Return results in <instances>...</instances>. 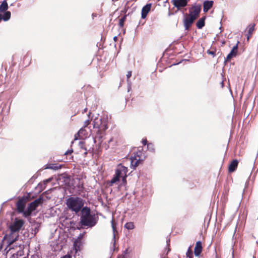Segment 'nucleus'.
<instances>
[{
	"label": "nucleus",
	"instance_id": "14",
	"mask_svg": "<svg viewBox=\"0 0 258 258\" xmlns=\"http://www.w3.org/2000/svg\"><path fill=\"white\" fill-rule=\"evenodd\" d=\"M80 211L81 212L82 214L80 220H84L86 221V217H88L91 214V209L90 208L88 207L83 206V207L82 208Z\"/></svg>",
	"mask_w": 258,
	"mask_h": 258
},
{
	"label": "nucleus",
	"instance_id": "11",
	"mask_svg": "<svg viewBox=\"0 0 258 258\" xmlns=\"http://www.w3.org/2000/svg\"><path fill=\"white\" fill-rule=\"evenodd\" d=\"M239 42H237V43L233 46L232 50L230 52V53L227 55V57L225 59V62L230 61L231 58L233 57L236 56L238 51V43Z\"/></svg>",
	"mask_w": 258,
	"mask_h": 258
},
{
	"label": "nucleus",
	"instance_id": "6",
	"mask_svg": "<svg viewBox=\"0 0 258 258\" xmlns=\"http://www.w3.org/2000/svg\"><path fill=\"white\" fill-rule=\"evenodd\" d=\"M98 218L95 214H91L89 216L86 217V221L84 220H81L80 223L82 225L92 227L96 225Z\"/></svg>",
	"mask_w": 258,
	"mask_h": 258
},
{
	"label": "nucleus",
	"instance_id": "34",
	"mask_svg": "<svg viewBox=\"0 0 258 258\" xmlns=\"http://www.w3.org/2000/svg\"><path fill=\"white\" fill-rule=\"evenodd\" d=\"M132 72L131 71H128L126 74L127 81L128 82V79L132 76Z\"/></svg>",
	"mask_w": 258,
	"mask_h": 258
},
{
	"label": "nucleus",
	"instance_id": "29",
	"mask_svg": "<svg viewBox=\"0 0 258 258\" xmlns=\"http://www.w3.org/2000/svg\"><path fill=\"white\" fill-rule=\"evenodd\" d=\"M126 16H124L122 18L119 19V26L120 27L122 28L124 26V23L125 21L126 20Z\"/></svg>",
	"mask_w": 258,
	"mask_h": 258
},
{
	"label": "nucleus",
	"instance_id": "22",
	"mask_svg": "<svg viewBox=\"0 0 258 258\" xmlns=\"http://www.w3.org/2000/svg\"><path fill=\"white\" fill-rule=\"evenodd\" d=\"M205 18L203 17L199 19L196 23L197 27L199 29H202L205 26Z\"/></svg>",
	"mask_w": 258,
	"mask_h": 258
},
{
	"label": "nucleus",
	"instance_id": "32",
	"mask_svg": "<svg viewBox=\"0 0 258 258\" xmlns=\"http://www.w3.org/2000/svg\"><path fill=\"white\" fill-rule=\"evenodd\" d=\"M90 122L91 121L89 119H87L84 122V124L83 127L85 128V127H87L88 125L90 123Z\"/></svg>",
	"mask_w": 258,
	"mask_h": 258
},
{
	"label": "nucleus",
	"instance_id": "2",
	"mask_svg": "<svg viewBox=\"0 0 258 258\" xmlns=\"http://www.w3.org/2000/svg\"><path fill=\"white\" fill-rule=\"evenodd\" d=\"M93 123L94 128H98L94 138L95 142H98L99 144H101L105 135V131L108 128L107 120L105 119L96 118L94 119Z\"/></svg>",
	"mask_w": 258,
	"mask_h": 258
},
{
	"label": "nucleus",
	"instance_id": "36",
	"mask_svg": "<svg viewBox=\"0 0 258 258\" xmlns=\"http://www.w3.org/2000/svg\"><path fill=\"white\" fill-rule=\"evenodd\" d=\"M73 151L72 149L68 150L65 153L64 155H71L73 153Z\"/></svg>",
	"mask_w": 258,
	"mask_h": 258
},
{
	"label": "nucleus",
	"instance_id": "1",
	"mask_svg": "<svg viewBox=\"0 0 258 258\" xmlns=\"http://www.w3.org/2000/svg\"><path fill=\"white\" fill-rule=\"evenodd\" d=\"M24 224V221L22 219L16 218L14 221L10 225L9 229L10 232L4 236V239L7 242L8 245L5 250L8 248L9 249L7 252L11 249L14 248V243L18 240L19 237V232Z\"/></svg>",
	"mask_w": 258,
	"mask_h": 258
},
{
	"label": "nucleus",
	"instance_id": "3",
	"mask_svg": "<svg viewBox=\"0 0 258 258\" xmlns=\"http://www.w3.org/2000/svg\"><path fill=\"white\" fill-rule=\"evenodd\" d=\"M66 204L70 210L77 214L83 207L85 200L78 197H72L67 200Z\"/></svg>",
	"mask_w": 258,
	"mask_h": 258
},
{
	"label": "nucleus",
	"instance_id": "30",
	"mask_svg": "<svg viewBox=\"0 0 258 258\" xmlns=\"http://www.w3.org/2000/svg\"><path fill=\"white\" fill-rule=\"evenodd\" d=\"M32 211L28 207L27 210L24 211L22 213H23V215L25 217H27L30 216L31 215Z\"/></svg>",
	"mask_w": 258,
	"mask_h": 258
},
{
	"label": "nucleus",
	"instance_id": "33",
	"mask_svg": "<svg viewBox=\"0 0 258 258\" xmlns=\"http://www.w3.org/2000/svg\"><path fill=\"white\" fill-rule=\"evenodd\" d=\"M207 53L209 54L213 55V57H214L216 55V51L208 50L207 51Z\"/></svg>",
	"mask_w": 258,
	"mask_h": 258
},
{
	"label": "nucleus",
	"instance_id": "25",
	"mask_svg": "<svg viewBox=\"0 0 258 258\" xmlns=\"http://www.w3.org/2000/svg\"><path fill=\"white\" fill-rule=\"evenodd\" d=\"M129 253L128 249L126 248L123 251L122 254L118 255L117 258H128Z\"/></svg>",
	"mask_w": 258,
	"mask_h": 258
},
{
	"label": "nucleus",
	"instance_id": "13",
	"mask_svg": "<svg viewBox=\"0 0 258 258\" xmlns=\"http://www.w3.org/2000/svg\"><path fill=\"white\" fill-rule=\"evenodd\" d=\"M88 136V133L86 130L82 127L78 132L75 134L74 137V140H77L78 139H83L86 138Z\"/></svg>",
	"mask_w": 258,
	"mask_h": 258
},
{
	"label": "nucleus",
	"instance_id": "23",
	"mask_svg": "<svg viewBox=\"0 0 258 258\" xmlns=\"http://www.w3.org/2000/svg\"><path fill=\"white\" fill-rule=\"evenodd\" d=\"M61 166L58 165L56 164H48L47 165V166L46 168L47 169H51L53 170H58L59 169H60Z\"/></svg>",
	"mask_w": 258,
	"mask_h": 258
},
{
	"label": "nucleus",
	"instance_id": "12",
	"mask_svg": "<svg viewBox=\"0 0 258 258\" xmlns=\"http://www.w3.org/2000/svg\"><path fill=\"white\" fill-rule=\"evenodd\" d=\"M26 203V199L24 197H23L20 199L16 203V207L18 210V211L19 213H22L24 212L25 209V205Z\"/></svg>",
	"mask_w": 258,
	"mask_h": 258
},
{
	"label": "nucleus",
	"instance_id": "28",
	"mask_svg": "<svg viewBox=\"0 0 258 258\" xmlns=\"http://www.w3.org/2000/svg\"><path fill=\"white\" fill-rule=\"evenodd\" d=\"M111 226H112V230H113V237L114 238L115 237V233L117 232V230H116V223H115V222L114 221V220L113 219L111 221Z\"/></svg>",
	"mask_w": 258,
	"mask_h": 258
},
{
	"label": "nucleus",
	"instance_id": "15",
	"mask_svg": "<svg viewBox=\"0 0 258 258\" xmlns=\"http://www.w3.org/2000/svg\"><path fill=\"white\" fill-rule=\"evenodd\" d=\"M203 251L202 243L201 241L196 242L194 248V254L196 256H199Z\"/></svg>",
	"mask_w": 258,
	"mask_h": 258
},
{
	"label": "nucleus",
	"instance_id": "19",
	"mask_svg": "<svg viewBox=\"0 0 258 258\" xmlns=\"http://www.w3.org/2000/svg\"><path fill=\"white\" fill-rule=\"evenodd\" d=\"M255 25L254 23L250 24L247 27L246 30L247 31V33L246 34L247 37V41L249 40L250 38L251 37V35L254 31V27Z\"/></svg>",
	"mask_w": 258,
	"mask_h": 258
},
{
	"label": "nucleus",
	"instance_id": "35",
	"mask_svg": "<svg viewBox=\"0 0 258 258\" xmlns=\"http://www.w3.org/2000/svg\"><path fill=\"white\" fill-rule=\"evenodd\" d=\"M52 179V178H49L43 181V183L44 185H46V184L49 182H50Z\"/></svg>",
	"mask_w": 258,
	"mask_h": 258
},
{
	"label": "nucleus",
	"instance_id": "40",
	"mask_svg": "<svg viewBox=\"0 0 258 258\" xmlns=\"http://www.w3.org/2000/svg\"><path fill=\"white\" fill-rule=\"evenodd\" d=\"M117 37H116V36H115V37H114V40L115 41H116V40H117Z\"/></svg>",
	"mask_w": 258,
	"mask_h": 258
},
{
	"label": "nucleus",
	"instance_id": "41",
	"mask_svg": "<svg viewBox=\"0 0 258 258\" xmlns=\"http://www.w3.org/2000/svg\"><path fill=\"white\" fill-rule=\"evenodd\" d=\"M112 141V139H110L109 141V143L110 142Z\"/></svg>",
	"mask_w": 258,
	"mask_h": 258
},
{
	"label": "nucleus",
	"instance_id": "7",
	"mask_svg": "<svg viewBox=\"0 0 258 258\" xmlns=\"http://www.w3.org/2000/svg\"><path fill=\"white\" fill-rule=\"evenodd\" d=\"M201 11V7L200 5L192 6L189 10V14L187 15L196 20L198 18Z\"/></svg>",
	"mask_w": 258,
	"mask_h": 258
},
{
	"label": "nucleus",
	"instance_id": "24",
	"mask_svg": "<svg viewBox=\"0 0 258 258\" xmlns=\"http://www.w3.org/2000/svg\"><path fill=\"white\" fill-rule=\"evenodd\" d=\"M11 12L9 11H6L4 15H2V20L5 21L9 20L11 18Z\"/></svg>",
	"mask_w": 258,
	"mask_h": 258
},
{
	"label": "nucleus",
	"instance_id": "38",
	"mask_svg": "<svg viewBox=\"0 0 258 258\" xmlns=\"http://www.w3.org/2000/svg\"><path fill=\"white\" fill-rule=\"evenodd\" d=\"M61 258H72V256L70 255H66Z\"/></svg>",
	"mask_w": 258,
	"mask_h": 258
},
{
	"label": "nucleus",
	"instance_id": "4",
	"mask_svg": "<svg viewBox=\"0 0 258 258\" xmlns=\"http://www.w3.org/2000/svg\"><path fill=\"white\" fill-rule=\"evenodd\" d=\"M147 157L146 153L142 148L139 147L136 152L134 153L133 156L131 158V166L136 168L140 164H142Z\"/></svg>",
	"mask_w": 258,
	"mask_h": 258
},
{
	"label": "nucleus",
	"instance_id": "27",
	"mask_svg": "<svg viewBox=\"0 0 258 258\" xmlns=\"http://www.w3.org/2000/svg\"><path fill=\"white\" fill-rule=\"evenodd\" d=\"M186 256L187 258H193V252L191 249V246H190L186 251Z\"/></svg>",
	"mask_w": 258,
	"mask_h": 258
},
{
	"label": "nucleus",
	"instance_id": "8",
	"mask_svg": "<svg viewBox=\"0 0 258 258\" xmlns=\"http://www.w3.org/2000/svg\"><path fill=\"white\" fill-rule=\"evenodd\" d=\"M171 3L178 10L184 8L187 5V0H172Z\"/></svg>",
	"mask_w": 258,
	"mask_h": 258
},
{
	"label": "nucleus",
	"instance_id": "18",
	"mask_svg": "<svg viewBox=\"0 0 258 258\" xmlns=\"http://www.w3.org/2000/svg\"><path fill=\"white\" fill-rule=\"evenodd\" d=\"M238 161L237 159L233 160L228 166V171L230 173L235 171L238 166Z\"/></svg>",
	"mask_w": 258,
	"mask_h": 258
},
{
	"label": "nucleus",
	"instance_id": "16",
	"mask_svg": "<svg viewBox=\"0 0 258 258\" xmlns=\"http://www.w3.org/2000/svg\"><path fill=\"white\" fill-rule=\"evenodd\" d=\"M152 7L151 4H147L142 9V19H145L147 17L148 13L150 11Z\"/></svg>",
	"mask_w": 258,
	"mask_h": 258
},
{
	"label": "nucleus",
	"instance_id": "31",
	"mask_svg": "<svg viewBox=\"0 0 258 258\" xmlns=\"http://www.w3.org/2000/svg\"><path fill=\"white\" fill-rule=\"evenodd\" d=\"M147 148L149 150L154 152L155 149L154 148V145L152 143H149L147 144Z\"/></svg>",
	"mask_w": 258,
	"mask_h": 258
},
{
	"label": "nucleus",
	"instance_id": "10",
	"mask_svg": "<svg viewBox=\"0 0 258 258\" xmlns=\"http://www.w3.org/2000/svg\"><path fill=\"white\" fill-rule=\"evenodd\" d=\"M43 198L40 197L38 199L29 204L28 207L33 212L38 207L40 204L43 203Z\"/></svg>",
	"mask_w": 258,
	"mask_h": 258
},
{
	"label": "nucleus",
	"instance_id": "37",
	"mask_svg": "<svg viewBox=\"0 0 258 258\" xmlns=\"http://www.w3.org/2000/svg\"><path fill=\"white\" fill-rule=\"evenodd\" d=\"M142 144H143L144 146H145L146 145H147V144H147V139H143L142 140Z\"/></svg>",
	"mask_w": 258,
	"mask_h": 258
},
{
	"label": "nucleus",
	"instance_id": "39",
	"mask_svg": "<svg viewBox=\"0 0 258 258\" xmlns=\"http://www.w3.org/2000/svg\"><path fill=\"white\" fill-rule=\"evenodd\" d=\"M2 20V14H0V22H1Z\"/></svg>",
	"mask_w": 258,
	"mask_h": 258
},
{
	"label": "nucleus",
	"instance_id": "17",
	"mask_svg": "<svg viewBox=\"0 0 258 258\" xmlns=\"http://www.w3.org/2000/svg\"><path fill=\"white\" fill-rule=\"evenodd\" d=\"M83 235H80L79 237H78V239H76L74 243V247L76 252L81 250V247L82 245V238L83 237Z\"/></svg>",
	"mask_w": 258,
	"mask_h": 258
},
{
	"label": "nucleus",
	"instance_id": "26",
	"mask_svg": "<svg viewBox=\"0 0 258 258\" xmlns=\"http://www.w3.org/2000/svg\"><path fill=\"white\" fill-rule=\"evenodd\" d=\"M124 228L128 230H133L135 228L134 222H127L124 226Z\"/></svg>",
	"mask_w": 258,
	"mask_h": 258
},
{
	"label": "nucleus",
	"instance_id": "5",
	"mask_svg": "<svg viewBox=\"0 0 258 258\" xmlns=\"http://www.w3.org/2000/svg\"><path fill=\"white\" fill-rule=\"evenodd\" d=\"M126 168L123 166L118 168L115 171V174L110 181V185H112L114 183L119 180L120 177H123V179H125L126 176Z\"/></svg>",
	"mask_w": 258,
	"mask_h": 258
},
{
	"label": "nucleus",
	"instance_id": "21",
	"mask_svg": "<svg viewBox=\"0 0 258 258\" xmlns=\"http://www.w3.org/2000/svg\"><path fill=\"white\" fill-rule=\"evenodd\" d=\"M8 9V5L6 0H4L0 5V12H6Z\"/></svg>",
	"mask_w": 258,
	"mask_h": 258
},
{
	"label": "nucleus",
	"instance_id": "20",
	"mask_svg": "<svg viewBox=\"0 0 258 258\" xmlns=\"http://www.w3.org/2000/svg\"><path fill=\"white\" fill-rule=\"evenodd\" d=\"M213 5V2L212 1H205L203 4V10L204 12H207L212 7Z\"/></svg>",
	"mask_w": 258,
	"mask_h": 258
},
{
	"label": "nucleus",
	"instance_id": "9",
	"mask_svg": "<svg viewBox=\"0 0 258 258\" xmlns=\"http://www.w3.org/2000/svg\"><path fill=\"white\" fill-rule=\"evenodd\" d=\"M196 20L186 15L184 17L183 23L185 30H189L191 27L192 24Z\"/></svg>",
	"mask_w": 258,
	"mask_h": 258
}]
</instances>
